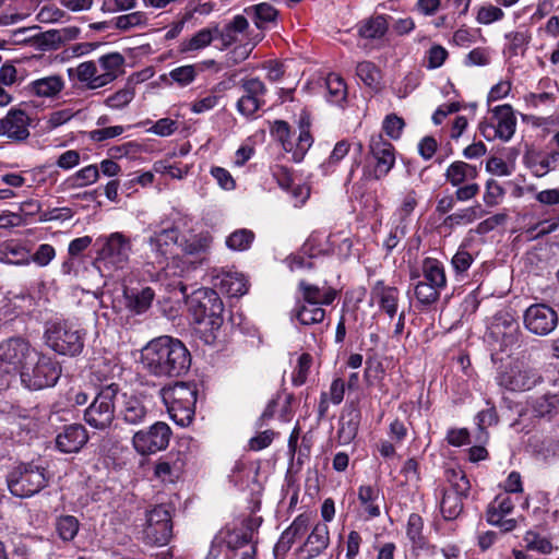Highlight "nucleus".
<instances>
[{
	"label": "nucleus",
	"mask_w": 559,
	"mask_h": 559,
	"mask_svg": "<svg viewBox=\"0 0 559 559\" xmlns=\"http://www.w3.org/2000/svg\"><path fill=\"white\" fill-rule=\"evenodd\" d=\"M312 364V357L308 353H304L298 358L297 367L293 373V383L296 386L302 385L308 377L310 367Z\"/></svg>",
	"instance_id": "nucleus-56"
},
{
	"label": "nucleus",
	"mask_w": 559,
	"mask_h": 559,
	"mask_svg": "<svg viewBox=\"0 0 559 559\" xmlns=\"http://www.w3.org/2000/svg\"><path fill=\"white\" fill-rule=\"evenodd\" d=\"M218 280L216 286L229 297H240L248 290V283L243 274L224 273Z\"/></svg>",
	"instance_id": "nucleus-32"
},
{
	"label": "nucleus",
	"mask_w": 559,
	"mask_h": 559,
	"mask_svg": "<svg viewBox=\"0 0 559 559\" xmlns=\"http://www.w3.org/2000/svg\"><path fill=\"white\" fill-rule=\"evenodd\" d=\"M369 152L376 164L373 168L366 167L364 176L368 180H380L393 168L395 163L394 147L385 141L381 134L372 135L369 144Z\"/></svg>",
	"instance_id": "nucleus-12"
},
{
	"label": "nucleus",
	"mask_w": 559,
	"mask_h": 559,
	"mask_svg": "<svg viewBox=\"0 0 559 559\" xmlns=\"http://www.w3.org/2000/svg\"><path fill=\"white\" fill-rule=\"evenodd\" d=\"M254 239V234L249 229H238L234 231L227 239L226 245L231 250H247Z\"/></svg>",
	"instance_id": "nucleus-52"
},
{
	"label": "nucleus",
	"mask_w": 559,
	"mask_h": 559,
	"mask_svg": "<svg viewBox=\"0 0 559 559\" xmlns=\"http://www.w3.org/2000/svg\"><path fill=\"white\" fill-rule=\"evenodd\" d=\"M450 488L445 491L457 493L461 498H467L471 490V483L462 471H448Z\"/></svg>",
	"instance_id": "nucleus-47"
},
{
	"label": "nucleus",
	"mask_w": 559,
	"mask_h": 559,
	"mask_svg": "<svg viewBox=\"0 0 559 559\" xmlns=\"http://www.w3.org/2000/svg\"><path fill=\"white\" fill-rule=\"evenodd\" d=\"M7 483L10 492L20 498L32 497L48 484L46 468L31 463H21L8 475Z\"/></svg>",
	"instance_id": "nucleus-4"
},
{
	"label": "nucleus",
	"mask_w": 559,
	"mask_h": 559,
	"mask_svg": "<svg viewBox=\"0 0 559 559\" xmlns=\"http://www.w3.org/2000/svg\"><path fill=\"white\" fill-rule=\"evenodd\" d=\"M57 535L63 542H72L79 533L80 521L74 515H60L55 523Z\"/></svg>",
	"instance_id": "nucleus-41"
},
{
	"label": "nucleus",
	"mask_w": 559,
	"mask_h": 559,
	"mask_svg": "<svg viewBox=\"0 0 559 559\" xmlns=\"http://www.w3.org/2000/svg\"><path fill=\"white\" fill-rule=\"evenodd\" d=\"M173 512L170 504L155 506L146 515V526L143 531L144 540L150 545L164 546L173 537Z\"/></svg>",
	"instance_id": "nucleus-10"
},
{
	"label": "nucleus",
	"mask_w": 559,
	"mask_h": 559,
	"mask_svg": "<svg viewBox=\"0 0 559 559\" xmlns=\"http://www.w3.org/2000/svg\"><path fill=\"white\" fill-rule=\"evenodd\" d=\"M370 300L379 307L380 311L393 319L397 314L400 290L394 286L385 285L383 281H378L371 288Z\"/></svg>",
	"instance_id": "nucleus-20"
},
{
	"label": "nucleus",
	"mask_w": 559,
	"mask_h": 559,
	"mask_svg": "<svg viewBox=\"0 0 559 559\" xmlns=\"http://www.w3.org/2000/svg\"><path fill=\"white\" fill-rule=\"evenodd\" d=\"M405 126L404 120L396 115H389L384 119L383 129L391 139H399Z\"/></svg>",
	"instance_id": "nucleus-64"
},
{
	"label": "nucleus",
	"mask_w": 559,
	"mask_h": 559,
	"mask_svg": "<svg viewBox=\"0 0 559 559\" xmlns=\"http://www.w3.org/2000/svg\"><path fill=\"white\" fill-rule=\"evenodd\" d=\"M474 259L469 252L465 249L460 248L453 255L451 264L457 275L465 273L472 265Z\"/></svg>",
	"instance_id": "nucleus-62"
},
{
	"label": "nucleus",
	"mask_w": 559,
	"mask_h": 559,
	"mask_svg": "<svg viewBox=\"0 0 559 559\" xmlns=\"http://www.w3.org/2000/svg\"><path fill=\"white\" fill-rule=\"evenodd\" d=\"M56 257V250L51 245H40L35 253L31 254V262L36 263L38 266H47Z\"/></svg>",
	"instance_id": "nucleus-58"
},
{
	"label": "nucleus",
	"mask_w": 559,
	"mask_h": 559,
	"mask_svg": "<svg viewBox=\"0 0 559 559\" xmlns=\"http://www.w3.org/2000/svg\"><path fill=\"white\" fill-rule=\"evenodd\" d=\"M96 245L99 246L96 261L103 263L107 271L123 270L128 265L132 246L123 234L116 231L100 236Z\"/></svg>",
	"instance_id": "nucleus-8"
},
{
	"label": "nucleus",
	"mask_w": 559,
	"mask_h": 559,
	"mask_svg": "<svg viewBox=\"0 0 559 559\" xmlns=\"http://www.w3.org/2000/svg\"><path fill=\"white\" fill-rule=\"evenodd\" d=\"M118 394L119 385L117 383L102 388L84 412L86 424L98 430L108 429L116 418Z\"/></svg>",
	"instance_id": "nucleus-7"
},
{
	"label": "nucleus",
	"mask_w": 559,
	"mask_h": 559,
	"mask_svg": "<svg viewBox=\"0 0 559 559\" xmlns=\"http://www.w3.org/2000/svg\"><path fill=\"white\" fill-rule=\"evenodd\" d=\"M98 62L103 72L100 73V79L96 81V85H107L117 78L124 59L119 52H111L102 56Z\"/></svg>",
	"instance_id": "nucleus-33"
},
{
	"label": "nucleus",
	"mask_w": 559,
	"mask_h": 559,
	"mask_svg": "<svg viewBox=\"0 0 559 559\" xmlns=\"http://www.w3.org/2000/svg\"><path fill=\"white\" fill-rule=\"evenodd\" d=\"M330 544L329 527L325 523H318L299 548L300 552H307V559L321 555Z\"/></svg>",
	"instance_id": "nucleus-25"
},
{
	"label": "nucleus",
	"mask_w": 559,
	"mask_h": 559,
	"mask_svg": "<svg viewBox=\"0 0 559 559\" xmlns=\"http://www.w3.org/2000/svg\"><path fill=\"white\" fill-rule=\"evenodd\" d=\"M440 510L444 520L451 521L456 519L463 511V498L457 496V493L444 490Z\"/></svg>",
	"instance_id": "nucleus-42"
},
{
	"label": "nucleus",
	"mask_w": 559,
	"mask_h": 559,
	"mask_svg": "<svg viewBox=\"0 0 559 559\" xmlns=\"http://www.w3.org/2000/svg\"><path fill=\"white\" fill-rule=\"evenodd\" d=\"M388 31V22L384 16L377 15L358 24V35L366 39L381 38Z\"/></svg>",
	"instance_id": "nucleus-36"
},
{
	"label": "nucleus",
	"mask_w": 559,
	"mask_h": 559,
	"mask_svg": "<svg viewBox=\"0 0 559 559\" xmlns=\"http://www.w3.org/2000/svg\"><path fill=\"white\" fill-rule=\"evenodd\" d=\"M239 87L242 94L236 104L237 111L243 117L251 118L265 105L267 88L258 78L242 79Z\"/></svg>",
	"instance_id": "nucleus-14"
},
{
	"label": "nucleus",
	"mask_w": 559,
	"mask_h": 559,
	"mask_svg": "<svg viewBox=\"0 0 559 559\" xmlns=\"http://www.w3.org/2000/svg\"><path fill=\"white\" fill-rule=\"evenodd\" d=\"M498 384L510 391H527L543 381L542 376L534 369L509 367L497 377Z\"/></svg>",
	"instance_id": "nucleus-18"
},
{
	"label": "nucleus",
	"mask_w": 559,
	"mask_h": 559,
	"mask_svg": "<svg viewBox=\"0 0 559 559\" xmlns=\"http://www.w3.org/2000/svg\"><path fill=\"white\" fill-rule=\"evenodd\" d=\"M176 240L177 231L175 229H164L159 233H156L154 236H151L148 242L152 250H154L159 255H165L167 250L164 247H167L170 243H175Z\"/></svg>",
	"instance_id": "nucleus-50"
},
{
	"label": "nucleus",
	"mask_w": 559,
	"mask_h": 559,
	"mask_svg": "<svg viewBox=\"0 0 559 559\" xmlns=\"http://www.w3.org/2000/svg\"><path fill=\"white\" fill-rule=\"evenodd\" d=\"M216 39L215 27H205L197 32L191 38L182 40L180 52H189L203 49Z\"/></svg>",
	"instance_id": "nucleus-37"
},
{
	"label": "nucleus",
	"mask_w": 559,
	"mask_h": 559,
	"mask_svg": "<svg viewBox=\"0 0 559 559\" xmlns=\"http://www.w3.org/2000/svg\"><path fill=\"white\" fill-rule=\"evenodd\" d=\"M216 39L222 43V49H226L238 41L239 35L243 34L249 27L245 15L238 14L227 22L223 27L215 25Z\"/></svg>",
	"instance_id": "nucleus-26"
},
{
	"label": "nucleus",
	"mask_w": 559,
	"mask_h": 559,
	"mask_svg": "<svg viewBox=\"0 0 559 559\" xmlns=\"http://www.w3.org/2000/svg\"><path fill=\"white\" fill-rule=\"evenodd\" d=\"M441 290V288L424 281H418L414 286L415 297L423 306H430L437 302L440 298Z\"/></svg>",
	"instance_id": "nucleus-45"
},
{
	"label": "nucleus",
	"mask_w": 559,
	"mask_h": 559,
	"mask_svg": "<svg viewBox=\"0 0 559 559\" xmlns=\"http://www.w3.org/2000/svg\"><path fill=\"white\" fill-rule=\"evenodd\" d=\"M359 424L360 412L354 406L345 408L340 418V428L337 430L338 442L341 444L350 443L357 436Z\"/></svg>",
	"instance_id": "nucleus-28"
},
{
	"label": "nucleus",
	"mask_w": 559,
	"mask_h": 559,
	"mask_svg": "<svg viewBox=\"0 0 559 559\" xmlns=\"http://www.w3.org/2000/svg\"><path fill=\"white\" fill-rule=\"evenodd\" d=\"M491 112L496 129L500 134V140L509 141L513 136L516 127V119L512 107L508 104L500 105L495 107Z\"/></svg>",
	"instance_id": "nucleus-27"
},
{
	"label": "nucleus",
	"mask_w": 559,
	"mask_h": 559,
	"mask_svg": "<svg viewBox=\"0 0 559 559\" xmlns=\"http://www.w3.org/2000/svg\"><path fill=\"white\" fill-rule=\"evenodd\" d=\"M559 397L556 394H545L533 402V411L536 416L545 417L557 409Z\"/></svg>",
	"instance_id": "nucleus-53"
},
{
	"label": "nucleus",
	"mask_w": 559,
	"mask_h": 559,
	"mask_svg": "<svg viewBox=\"0 0 559 559\" xmlns=\"http://www.w3.org/2000/svg\"><path fill=\"white\" fill-rule=\"evenodd\" d=\"M295 318L302 325H312L324 320L325 310L319 305L300 302L295 310Z\"/></svg>",
	"instance_id": "nucleus-38"
},
{
	"label": "nucleus",
	"mask_w": 559,
	"mask_h": 559,
	"mask_svg": "<svg viewBox=\"0 0 559 559\" xmlns=\"http://www.w3.org/2000/svg\"><path fill=\"white\" fill-rule=\"evenodd\" d=\"M146 20L143 12L136 11L116 17L115 26L120 31L127 32L133 27L145 25Z\"/></svg>",
	"instance_id": "nucleus-54"
},
{
	"label": "nucleus",
	"mask_w": 559,
	"mask_h": 559,
	"mask_svg": "<svg viewBox=\"0 0 559 559\" xmlns=\"http://www.w3.org/2000/svg\"><path fill=\"white\" fill-rule=\"evenodd\" d=\"M514 509V503L510 497L499 495L488 506L486 518L488 523H498L499 518L510 514Z\"/></svg>",
	"instance_id": "nucleus-40"
},
{
	"label": "nucleus",
	"mask_w": 559,
	"mask_h": 559,
	"mask_svg": "<svg viewBox=\"0 0 559 559\" xmlns=\"http://www.w3.org/2000/svg\"><path fill=\"white\" fill-rule=\"evenodd\" d=\"M163 401L170 417L181 427L188 426L194 417L197 391L187 383L179 382L163 389Z\"/></svg>",
	"instance_id": "nucleus-6"
},
{
	"label": "nucleus",
	"mask_w": 559,
	"mask_h": 559,
	"mask_svg": "<svg viewBox=\"0 0 559 559\" xmlns=\"http://www.w3.org/2000/svg\"><path fill=\"white\" fill-rule=\"evenodd\" d=\"M523 320L525 328L531 333L545 336L556 329L558 314L546 304H535L525 310Z\"/></svg>",
	"instance_id": "nucleus-16"
},
{
	"label": "nucleus",
	"mask_w": 559,
	"mask_h": 559,
	"mask_svg": "<svg viewBox=\"0 0 559 559\" xmlns=\"http://www.w3.org/2000/svg\"><path fill=\"white\" fill-rule=\"evenodd\" d=\"M313 139L309 131V126H300V132L295 147L293 146V159L299 163L304 159L307 151L311 147Z\"/></svg>",
	"instance_id": "nucleus-51"
},
{
	"label": "nucleus",
	"mask_w": 559,
	"mask_h": 559,
	"mask_svg": "<svg viewBox=\"0 0 559 559\" xmlns=\"http://www.w3.org/2000/svg\"><path fill=\"white\" fill-rule=\"evenodd\" d=\"M520 325L508 311L497 312L488 326L487 336L501 348L514 345L519 341Z\"/></svg>",
	"instance_id": "nucleus-15"
},
{
	"label": "nucleus",
	"mask_w": 559,
	"mask_h": 559,
	"mask_svg": "<svg viewBox=\"0 0 559 559\" xmlns=\"http://www.w3.org/2000/svg\"><path fill=\"white\" fill-rule=\"evenodd\" d=\"M210 247V239L202 237L188 246L187 252L182 258H175L167 264V275L188 278L191 271L197 269L206 260V251Z\"/></svg>",
	"instance_id": "nucleus-13"
},
{
	"label": "nucleus",
	"mask_w": 559,
	"mask_h": 559,
	"mask_svg": "<svg viewBox=\"0 0 559 559\" xmlns=\"http://www.w3.org/2000/svg\"><path fill=\"white\" fill-rule=\"evenodd\" d=\"M35 348L23 337L15 336L0 343V388H8Z\"/></svg>",
	"instance_id": "nucleus-5"
},
{
	"label": "nucleus",
	"mask_w": 559,
	"mask_h": 559,
	"mask_svg": "<svg viewBox=\"0 0 559 559\" xmlns=\"http://www.w3.org/2000/svg\"><path fill=\"white\" fill-rule=\"evenodd\" d=\"M127 308L136 313H144L152 305L155 297V292L151 287H143L142 289H124Z\"/></svg>",
	"instance_id": "nucleus-29"
},
{
	"label": "nucleus",
	"mask_w": 559,
	"mask_h": 559,
	"mask_svg": "<svg viewBox=\"0 0 559 559\" xmlns=\"http://www.w3.org/2000/svg\"><path fill=\"white\" fill-rule=\"evenodd\" d=\"M29 118L21 109H11L7 116L0 119V135L12 141H24L29 136Z\"/></svg>",
	"instance_id": "nucleus-19"
},
{
	"label": "nucleus",
	"mask_w": 559,
	"mask_h": 559,
	"mask_svg": "<svg viewBox=\"0 0 559 559\" xmlns=\"http://www.w3.org/2000/svg\"><path fill=\"white\" fill-rule=\"evenodd\" d=\"M169 75L175 82L185 86L194 81L197 71L194 66H182L171 70Z\"/></svg>",
	"instance_id": "nucleus-61"
},
{
	"label": "nucleus",
	"mask_w": 559,
	"mask_h": 559,
	"mask_svg": "<svg viewBox=\"0 0 559 559\" xmlns=\"http://www.w3.org/2000/svg\"><path fill=\"white\" fill-rule=\"evenodd\" d=\"M299 289L302 295V302L321 305L322 289L319 286L300 281Z\"/></svg>",
	"instance_id": "nucleus-59"
},
{
	"label": "nucleus",
	"mask_w": 559,
	"mask_h": 559,
	"mask_svg": "<svg viewBox=\"0 0 559 559\" xmlns=\"http://www.w3.org/2000/svg\"><path fill=\"white\" fill-rule=\"evenodd\" d=\"M75 72L78 80L82 83H85L88 88L95 90L103 86L96 85V81L100 79V74H97L98 70L93 61L80 63L76 67Z\"/></svg>",
	"instance_id": "nucleus-48"
},
{
	"label": "nucleus",
	"mask_w": 559,
	"mask_h": 559,
	"mask_svg": "<svg viewBox=\"0 0 559 559\" xmlns=\"http://www.w3.org/2000/svg\"><path fill=\"white\" fill-rule=\"evenodd\" d=\"M524 540L526 542L528 549L536 550L542 554H549L552 550L551 543L536 533H526Z\"/></svg>",
	"instance_id": "nucleus-60"
},
{
	"label": "nucleus",
	"mask_w": 559,
	"mask_h": 559,
	"mask_svg": "<svg viewBox=\"0 0 559 559\" xmlns=\"http://www.w3.org/2000/svg\"><path fill=\"white\" fill-rule=\"evenodd\" d=\"M64 87V82L59 75H50L31 82L26 86L29 94L38 97H53Z\"/></svg>",
	"instance_id": "nucleus-30"
},
{
	"label": "nucleus",
	"mask_w": 559,
	"mask_h": 559,
	"mask_svg": "<svg viewBox=\"0 0 559 559\" xmlns=\"http://www.w3.org/2000/svg\"><path fill=\"white\" fill-rule=\"evenodd\" d=\"M272 134L282 143L286 152L293 151V143L289 140V124L284 120H276L272 127Z\"/></svg>",
	"instance_id": "nucleus-57"
},
{
	"label": "nucleus",
	"mask_w": 559,
	"mask_h": 559,
	"mask_svg": "<svg viewBox=\"0 0 559 559\" xmlns=\"http://www.w3.org/2000/svg\"><path fill=\"white\" fill-rule=\"evenodd\" d=\"M134 97V93L130 88H123L106 99V105L112 109H120L127 106Z\"/></svg>",
	"instance_id": "nucleus-63"
},
{
	"label": "nucleus",
	"mask_w": 559,
	"mask_h": 559,
	"mask_svg": "<svg viewBox=\"0 0 559 559\" xmlns=\"http://www.w3.org/2000/svg\"><path fill=\"white\" fill-rule=\"evenodd\" d=\"M379 498V489L373 486H360L358 499L365 511L372 518L380 515V509L374 503Z\"/></svg>",
	"instance_id": "nucleus-44"
},
{
	"label": "nucleus",
	"mask_w": 559,
	"mask_h": 559,
	"mask_svg": "<svg viewBox=\"0 0 559 559\" xmlns=\"http://www.w3.org/2000/svg\"><path fill=\"white\" fill-rule=\"evenodd\" d=\"M17 373L24 389L39 391L57 383L61 376V366L52 357L35 349Z\"/></svg>",
	"instance_id": "nucleus-3"
},
{
	"label": "nucleus",
	"mask_w": 559,
	"mask_h": 559,
	"mask_svg": "<svg viewBox=\"0 0 559 559\" xmlns=\"http://www.w3.org/2000/svg\"><path fill=\"white\" fill-rule=\"evenodd\" d=\"M175 289H178L182 295L195 323H205L212 332L222 326L224 305L214 289L198 288L188 295V286L182 281L178 282Z\"/></svg>",
	"instance_id": "nucleus-2"
},
{
	"label": "nucleus",
	"mask_w": 559,
	"mask_h": 559,
	"mask_svg": "<svg viewBox=\"0 0 559 559\" xmlns=\"http://www.w3.org/2000/svg\"><path fill=\"white\" fill-rule=\"evenodd\" d=\"M243 12L258 28H263L265 24L275 22L278 15V11L267 2L250 5Z\"/></svg>",
	"instance_id": "nucleus-35"
},
{
	"label": "nucleus",
	"mask_w": 559,
	"mask_h": 559,
	"mask_svg": "<svg viewBox=\"0 0 559 559\" xmlns=\"http://www.w3.org/2000/svg\"><path fill=\"white\" fill-rule=\"evenodd\" d=\"M151 411L144 399L123 393L118 404L117 418L130 427H138L146 424L151 418Z\"/></svg>",
	"instance_id": "nucleus-17"
},
{
	"label": "nucleus",
	"mask_w": 559,
	"mask_h": 559,
	"mask_svg": "<svg viewBox=\"0 0 559 559\" xmlns=\"http://www.w3.org/2000/svg\"><path fill=\"white\" fill-rule=\"evenodd\" d=\"M0 261L16 265H28L31 263V253L25 247L8 242L4 250L0 251Z\"/></svg>",
	"instance_id": "nucleus-39"
},
{
	"label": "nucleus",
	"mask_w": 559,
	"mask_h": 559,
	"mask_svg": "<svg viewBox=\"0 0 559 559\" xmlns=\"http://www.w3.org/2000/svg\"><path fill=\"white\" fill-rule=\"evenodd\" d=\"M308 522V516L300 514L282 533L278 542L274 546V556L276 559H283L292 548L295 540L307 532Z\"/></svg>",
	"instance_id": "nucleus-22"
},
{
	"label": "nucleus",
	"mask_w": 559,
	"mask_h": 559,
	"mask_svg": "<svg viewBox=\"0 0 559 559\" xmlns=\"http://www.w3.org/2000/svg\"><path fill=\"white\" fill-rule=\"evenodd\" d=\"M88 435L83 425L66 426L56 438V447L63 453H76L87 442Z\"/></svg>",
	"instance_id": "nucleus-21"
},
{
	"label": "nucleus",
	"mask_w": 559,
	"mask_h": 559,
	"mask_svg": "<svg viewBox=\"0 0 559 559\" xmlns=\"http://www.w3.org/2000/svg\"><path fill=\"white\" fill-rule=\"evenodd\" d=\"M326 88L333 102H341L346 96V84L344 80L335 73H331L328 75Z\"/></svg>",
	"instance_id": "nucleus-55"
},
{
	"label": "nucleus",
	"mask_w": 559,
	"mask_h": 559,
	"mask_svg": "<svg viewBox=\"0 0 559 559\" xmlns=\"http://www.w3.org/2000/svg\"><path fill=\"white\" fill-rule=\"evenodd\" d=\"M185 461L180 453H169L160 457L154 468V475L164 483H175L183 472Z\"/></svg>",
	"instance_id": "nucleus-23"
},
{
	"label": "nucleus",
	"mask_w": 559,
	"mask_h": 559,
	"mask_svg": "<svg viewBox=\"0 0 559 559\" xmlns=\"http://www.w3.org/2000/svg\"><path fill=\"white\" fill-rule=\"evenodd\" d=\"M478 176L476 166L462 160L452 163L445 170V179L453 186L459 187L468 180H474Z\"/></svg>",
	"instance_id": "nucleus-31"
},
{
	"label": "nucleus",
	"mask_w": 559,
	"mask_h": 559,
	"mask_svg": "<svg viewBox=\"0 0 559 559\" xmlns=\"http://www.w3.org/2000/svg\"><path fill=\"white\" fill-rule=\"evenodd\" d=\"M423 280L424 282L435 285L441 289L447 286V277L442 263L437 259L426 258L423 261Z\"/></svg>",
	"instance_id": "nucleus-34"
},
{
	"label": "nucleus",
	"mask_w": 559,
	"mask_h": 559,
	"mask_svg": "<svg viewBox=\"0 0 559 559\" xmlns=\"http://www.w3.org/2000/svg\"><path fill=\"white\" fill-rule=\"evenodd\" d=\"M47 345L60 355L76 356L84 347V333L68 322H56L45 332Z\"/></svg>",
	"instance_id": "nucleus-9"
},
{
	"label": "nucleus",
	"mask_w": 559,
	"mask_h": 559,
	"mask_svg": "<svg viewBox=\"0 0 559 559\" xmlns=\"http://www.w3.org/2000/svg\"><path fill=\"white\" fill-rule=\"evenodd\" d=\"M424 522L420 515L412 513L407 521V536L412 542L414 550L417 551V556H420V551L427 556H436L438 548L435 545H430L423 536Z\"/></svg>",
	"instance_id": "nucleus-24"
},
{
	"label": "nucleus",
	"mask_w": 559,
	"mask_h": 559,
	"mask_svg": "<svg viewBox=\"0 0 559 559\" xmlns=\"http://www.w3.org/2000/svg\"><path fill=\"white\" fill-rule=\"evenodd\" d=\"M357 76L370 88L380 87L381 73L377 66L370 61L359 62L356 67Z\"/></svg>",
	"instance_id": "nucleus-43"
},
{
	"label": "nucleus",
	"mask_w": 559,
	"mask_h": 559,
	"mask_svg": "<svg viewBox=\"0 0 559 559\" xmlns=\"http://www.w3.org/2000/svg\"><path fill=\"white\" fill-rule=\"evenodd\" d=\"M480 216H483V211L480 210V206H471L445 217L444 225L449 227H454L462 224H469Z\"/></svg>",
	"instance_id": "nucleus-49"
},
{
	"label": "nucleus",
	"mask_w": 559,
	"mask_h": 559,
	"mask_svg": "<svg viewBox=\"0 0 559 559\" xmlns=\"http://www.w3.org/2000/svg\"><path fill=\"white\" fill-rule=\"evenodd\" d=\"M98 177L99 171L97 166L90 165L80 169L73 176L69 177L66 183L69 188H80L96 182Z\"/></svg>",
	"instance_id": "nucleus-46"
},
{
	"label": "nucleus",
	"mask_w": 559,
	"mask_h": 559,
	"mask_svg": "<svg viewBox=\"0 0 559 559\" xmlns=\"http://www.w3.org/2000/svg\"><path fill=\"white\" fill-rule=\"evenodd\" d=\"M171 430L166 423L156 421L147 429L134 432L132 445L141 455L154 454L166 449L169 444Z\"/></svg>",
	"instance_id": "nucleus-11"
},
{
	"label": "nucleus",
	"mask_w": 559,
	"mask_h": 559,
	"mask_svg": "<svg viewBox=\"0 0 559 559\" xmlns=\"http://www.w3.org/2000/svg\"><path fill=\"white\" fill-rule=\"evenodd\" d=\"M143 368L155 377H181L191 366V355L178 338L163 335L150 341L141 350Z\"/></svg>",
	"instance_id": "nucleus-1"
}]
</instances>
